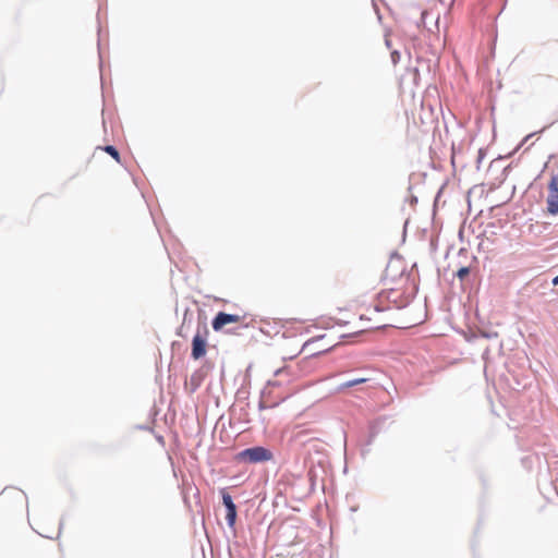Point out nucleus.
Wrapping results in <instances>:
<instances>
[{
	"label": "nucleus",
	"mask_w": 558,
	"mask_h": 558,
	"mask_svg": "<svg viewBox=\"0 0 558 558\" xmlns=\"http://www.w3.org/2000/svg\"><path fill=\"white\" fill-rule=\"evenodd\" d=\"M534 134H529L525 138H524V142L529 141Z\"/></svg>",
	"instance_id": "20"
},
{
	"label": "nucleus",
	"mask_w": 558,
	"mask_h": 558,
	"mask_svg": "<svg viewBox=\"0 0 558 558\" xmlns=\"http://www.w3.org/2000/svg\"><path fill=\"white\" fill-rule=\"evenodd\" d=\"M553 286H558V275L551 280Z\"/></svg>",
	"instance_id": "17"
},
{
	"label": "nucleus",
	"mask_w": 558,
	"mask_h": 558,
	"mask_svg": "<svg viewBox=\"0 0 558 558\" xmlns=\"http://www.w3.org/2000/svg\"><path fill=\"white\" fill-rule=\"evenodd\" d=\"M457 278L461 281L462 286L471 284L474 280V274L469 266L460 267L456 272Z\"/></svg>",
	"instance_id": "5"
},
{
	"label": "nucleus",
	"mask_w": 558,
	"mask_h": 558,
	"mask_svg": "<svg viewBox=\"0 0 558 558\" xmlns=\"http://www.w3.org/2000/svg\"><path fill=\"white\" fill-rule=\"evenodd\" d=\"M427 16H428V12H427V11H422V12H421V19H420L421 23H420V24H417V25H418V26H421V24H422V25H425V21H426V17H427Z\"/></svg>",
	"instance_id": "14"
},
{
	"label": "nucleus",
	"mask_w": 558,
	"mask_h": 558,
	"mask_svg": "<svg viewBox=\"0 0 558 558\" xmlns=\"http://www.w3.org/2000/svg\"><path fill=\"white\" fill-rule=\"evenodd\" d=\"M207 335V330H205ZM207 339L206 336L201 335L199 331L193 337L191 355L194 360H198L206 354Z\"/></svg>",
	"instance_id": "2"
},
{
	"label": "nucleus",
	"mask_w": 558,
	"mask_h": 558,
	"mask_svg": "<svg viewBox=\"0 0 558 558\" xmlns=\"http://www.w3.org/2000/svg\"><path fill=\"white\" fill-rule=\"evenodd\" d=\"M548 190L557 192L558 191V174L554 175L548 184Z\"/></svg>",
	"instance_id": "12"
},
{
	"label": "nucleus",
	"mask_w": 558,
	"mask_h": 558,
	"mask_svg": "<svg viewBox=\"0 0 558 558\" xmlns=\"http://www.w3.org/2000/svg\"><path fill=\"white\" fill-rule=\"evenodd\" d=\"M547 211L550 215H558V191H549V194L547 196Z\"/></svg>",
	"instance_id": "6"
},
{
	"label": "nucleus",
	"mask_w": 558,
	"mask_h": 558,
	"mask_svg": "<svg viewBox=\"0 0 558 558\" xmlns=\"http://www.w3.org/2000/svg\"><path fill=\"white\" fill-rule=\"evenodd\" d=\"M311 344V342H306L303 347V349H306L308 345Z\"/></svg>",
	"instance_id": "21"
},
{
	"label": "nucleus",
	"mask_w": 558,
	"mask_h": 558,
	"mask_svg": "<svg viewBox=\"0 0 558 558\" xmlns=\"http://www.w3.org/2000/svg\"><path fill=\"white\" fill-rule=\"evenodd\" d=\"M391 61L395 65L400 61V52L398 50L391 52Z\"/></svg>",
	"instance_id": "13"
},
{
	"label": "nucleus",
	"mask_w": 558,
	"mask_h": 558,
	"mask_svg": "<svg viewBox=\"0 0 558 558\" xmlns=\"http://www.w3.org/2000/svg\"><path fill=\"white\" fill-rule=\"evenodd\" d=\"M484 158V153L482 149L478 150V156H477V163H480L482 161V159Z\"/></svg>",
	"instance_id": "16"
},
{
	"label": "nucleus",
	"mask_w": 558,
	"mask_h": 558,
	"mask_svg": "<svg viewBox=\"0 0 558 558\" xmlns=\"http://www.w3.org/2000/svg\"><path fill=\"white\" fill-rule=\"evenodd\" d=\"M386 417H378L375 421H373L369 425V433H371V439H373L380 430L381 425L385 423ZM372 440H369L371 442Z\"/></svg>",
	"instance_id": "8"
},
{
	"label": "nucleus",
	"mask_w": 558,
	"mask_h": 558,
	"mask_svg": "<svg viewBox=\"0 0 558 558\" xmlns=\"http://www.w3.org/2000/svg\"><path fill=\"white\" fill-rule=\"evenodd\" d=\"M367 380L368 379L364 378V377H359V378H353V379L347 380V381H344V383L339 385L338 391H343L344 389H348V388H351V387L364 384Z\"/></svg>",
	"instance_id": "7"
},
{
	"label": "nucleus",
	"mask_w": 558,
	"mask_h": 558,
	"mask_svg": "<svg viewBox=\"0 0 558 558\" xmlns=\"http://www.w3.org/2000/svg\"><path fill=\"white\" fill-rule=\"evenodd\" d=\"M272 452L263 446H254L240 451L236 459L244 463H263L272 460Z\"/></svg>",
	"instance_id": "1"
},
{
	"label": "nucleus",
	"mask_w": 558,
	"mask_h": 558,
	"mask_svg": "<svg viewBox=\"0 0 558 558\" xmlns=\"http://www.w3.org/2000/svg\"><path fill=\"white\" fill-rule=\"evenodd\" d=\"M276 405H277V403L271 404V405H267L263 400H260L259 403H258V409L259 410H264L266 408H272V407H276Z\"/></svg>",
	"instance_id": "15"
},
{
	"label": "nucleus",
	"mask_w": 558,
	"mask_h": 558,
	"mask_svg": "<svg viewBox=\"0 0 558 558\" xmlns=\"http://www.w3.org/2000/svg\"><path fill=\"white\" fill-rule=\"evenodd\" d=\"M417 203V197L416 196H412L411 197V204L414 205Z\"/></svg>",
	"instance_id": "18"
},
{
	"label": "nucleus",
	"mask_w": 558,
	"mask_h": 558,
	"mask_svg": "<svg viewBox=\"0 0 558 558\" xmlns=\"http://www.w3.org/2000/svg\"><path fill=\"white\" fill-rule=\"evenodd\" d=\"M221 497H222V504L226 507V510H235L236 506L233 502V499L229 493H227L225 489L221 490Z\"/></svg>",
	"instance_id": "9"
},
{
	"label": "nucleus",
	"mask_w": 558,
	"mask_h": 558,
	"mask_svg": "<svg viewBox=\"0 0 558 558\" xmlns=\"http://www.w3.org/2000/svg\"><path fill=\"white\" fill-rule=\"evenodd\" d=\"M226 520H227L228 526L230 529H234L235 521H236V509L227 511Z\"/></svg>",
	"instance_id": "10"
},
{
	"label": "nucleus",
	"mask_w": 558,
	"mask_h": 558,
	"mask_svg": "<svg viewBox=\"0 0 558 558\" xmlns=\"http://www.w3.org/2000/svg\"><path fill=\"white\" fill-rule=\"evenodd\" d=\"M386 45L387 47H390V41L388 39H386Z\"/></svg>",
	"instance_id": "22"
},
{
	"label": "nucleus",
	"mask_w": 558,
	"mask_h": 558,
	"mask_svg": "<svg viewBox=\"0 0 558 558\" xmlns=\"http://www.w3.org/2000/svg\"><path fill=\"white\" fill-rule=\"evenodd\" d=\"M282 372H283V368H279V369H277V371L275 372V375H276V376H278V375H280Z\"/></svg>",
	"instance_id": "19"
},
{
	"label": "nucleus",
	"mask_w": 558,
	"mask_h": 558,
	"mask_svg": "<svg viewBox=\"0 0 558 558\" xmlns=\"http://www.w3.org/2000/svg\"><path fill=\"white\" fill-rule=\"evenodd\" d=\"M241 317L235 314H229L225 312H219L211 322V327L215 331H220L226 325L232 323H239Z\"/></svg>",
	"instance_id": "3"
},
{
	"label": "nucleus",
	"mask_w": 558,
	"mask_h": 558,
	"mask_svg": "<svg viewBox=\"0 0 558 558\" xmlns=\"http://www.w3.org/2000/svg\"><path fill=\"white\" fill-rule=\"evenodd\" d=\"M380 298L383 300L386 299L389 303H392L396 308L405 307L409 303L408 299L402 298L401 293L396 290L383 292Z\"/></svg>",
	"instance_id": "4"
},
{
	"label": "nucleus",
	"mask_w": 558,
	"mask_h": 558,
	"mask_svg": "<svg viewBox=\"0 0 558 558\" xmlns=\"http://www.w3.org/2000/svg\"><path fill=\"white\" fill-rule=\"evenodd\" d=\"M107 154H109L113 159H116L117 161H120V154H119V150L112 146V145H106L104 148H102Z\"/></svg>",
	"instance_id": "11"
},
{
	"label": "nucleus",
	"mask_w": 558,
	"mask_h": 558,
	"mask_svg": "<svg viewBox=\"0 0 558 558\" xmlns=\"http://www.w3.org/2000/svg\"><path fill=\"white\" fill-rule=\"evenodd\" d=\"M62 526H63V523H62V521H61V522H60V525H59V530H61V529H62Z\"/></svg>",
	"instance_id": "23"
}]
</instances>
